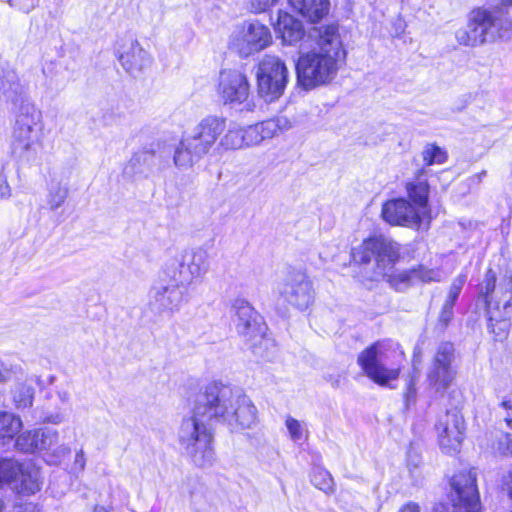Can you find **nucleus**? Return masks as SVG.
<instances>
[{"label":"nucleus","instance_id":"37998d69","mask_svg":"<svg viewBox=\"0 0 512 512\" xmlns=\"http://www.w3.org/2000/svg\"><path fill=\"white\" fill-rule=\"evenodd\" d=\"M466 278L467 276L465 274H460L459 276H457L453 280L448 292L458 297L466 282Z\"/></svg>","mask_w":512,"mask_h":512},{"label":"nucleus","instance_id":"bf43d9fd","mask_svg":"<svg viewBox=\"0 0 512 512\" xmlns=\"http://www.w3.org/2000/svg\"><path fill=\"white\" fill-rule=\"evenodd\" d=\"M8 380V377L0 371V382H6Z\"/></svg>","mask_w":512,"mask_h":512},{"label":"nucleus","instance_id":"aec40b11","mask_svg":"<svg viewBox=\"0 0 512 512\" xmlns=\"http://www.w3.org/2000/svg\"><path fill=\"white\" fill-rule=\"evenodd\" d=\"M393 267L394 265H390L387 269H381L379 273L386 276L390 285L398 291H402L418 282H439L442 278V273L439 269H429L423 265L401 271H394Z\"/></svg>","mask_w":512,"mask_h":512},{"label":"nucleus","instance_id":"de8ad7c7","mask_svg":"<svg viewBox=\"0 0 512 512\" xmlns=\"http://www.w3.org/2000/svg\"><path fill=\"white\" fill-rule=\"evenodd\" d=\"M86 465L85 455L83 450H79L75 455L74 469L83 471Z\"/></svg>","mask_w":512,"mask_h":512},{"label":"nucleus","instance_id":"5701e85b","mask_svg":"<svg viewBox=\"0 0 512 512\" xmlns=\"http://www.w3.org/2000/svg\"><path fill=\"white\" fill-rule=\"evenodd\" d=\"M275 31L285 44L293 45L304 36L302 23L287 12L279 11Z\"/></svg>","mask_w":512,"mask_h":512},{"label":"nucleus","instance_id":"7c9ffc66","mask_svg":"<svg viewBox=\"0 0 512 512\" xmlns=\"http://www.w3.org/2000/svg\"><path fill=\"white\" fill-rule=\"evenodd\" d=\"M285 426L290 439L297 444H302L308 439L309 430L307 424L299 421L292 416H286Z\"/></svg>","mask_w":512,"mask_h":512},{"label":"nucleus","instance_id":"f257e3e1","mask_svg":"<svg viewBox=\"0 0 512 512\" xmlns=\"http://www.w3.org/2000/svg\"><path fill=\"white\" fill-rule=\"evenodd\" d=\"M212 419L222 421L234 431L249 429L257 422V408L239 388L216 381L205 387L178 431L181 447L200 468L211 467L216 460Z\"/></svg>","mask_w":512,"mask_h":512},{"label":"nucleus","instance_id":"603ef678","mask_svg":"<svg viewBox=\"0 0 512 512\" xmlns=\"http://www.w3.org/2000/svg\"><path fill=\"white\" fill-rule=\"evenodd\" d=\"M57 394H58V397L61 400V402H63V403L68 402L69 395L66 391H59Z\"/></svg>","mask_w":512,"mask_h":512},{"label":"nucleus","instance_id":"1a4fd4ad","mask_svg":"<svg viewBox=\"0 0 512 512\" xmlns=\"http://www.w3.org/2000/svg\"><path fill=\"white\" fill-rule=\"evenodd\" d=\"M286 63L278 56L266 54L257 64L256 80L260 97L267 102L279 99L289 82Z\"/></svg>","mask_w":512,"mask_h":512},{"label":"nucleus","instance_id":"9d476101","mask_svg":"<svg viewBox=\"0 0 512 512\" xmlns=\"http://www.w3.org/2000/svg\"><path fill=\"white\" fill-rule=\"evenodd\" d=\"M272 43L270 29L257 20L244 21L234 27L228 47L242 58H247L269 47Z\"/></svg>","mask_w":512,"mask_h":512},{"label":"nucleus","instance_id":"a878e982","mask_svg":"<svg viewBox=\"0 0 512 512\" xmlns=\"http://www.w3.org/2000/svg\"><path fill=\"white\" fill-rule=\"evenodd\" d=\"M290 6L310 22H318L330 8L329 0H289Z\"/></svg>","mask_w":512,"mask_h":512},{"label":"nucleus","instance_id":"3c124183","mask_svg":"<svg viewBox=\"0 0 512 512\" xmlns=\"http://www.w3.org/2000/svg\"><path fill=\"white\" fill-rule=\"evenodd\" d=\"M458 299L457 296L453 295L452 293H449L447 294V297H446V300L444 302V304H447V307L448 306H453L454 307V304L456 302V300Z\"/></svg>","mask_w":512,"mask_h":512},{"label":"nucleus","instance_id":"e433bc0d","mask_svg":"<svg viewBox=\"0 0 512 512\" xmlns=\"http://www.w3.org/2000/svg\"><path fill=\"white\" fill-rule=\"evenodd\" d=\"M489 315V323H488V329L491 333L494 334L496 340H504L508 336L509 329H510V323L507 319H501L497 320L492 311L488 310Z\"/></svg>","mask_w":512,"mask_h":512},{"label":"nucleus","instance_id":"72a5a7b5","mask_svg":"<svg viewBox=\"0 0 512 512\" xmlns=\"http://www.w3.org/2000/svg\"><path fill=\"white\" fill-rule=\"evenodd\" d=\"M447 158L446 150L434 143H428L423 148L422 159L427 166L443 164L446 162Z\"/></svg>","mask_w":512,"mask_h":512},{"label":"nucleus","instance_id":"4468645a","mask_svg":"<svg viewBox=\"0 0 512 512\" xmlns=\"http://www.w3.org/2000/svg\"><path fill=\"white\" fill-rule=\"evenodd\" d=\"M382 218L393 226H403L412 229L428 227L426 212L413 206L405 198H395L386 201L382 205Z\"/></svg>","mask_w":512,"mask_h":512},{"label":"nucleus","instance_id":"c03bdc74","mask_svg":"<svg viewBox=\"0 0 512 512\" xmlns=\"http://www.w3.org/2000/svg\"><path fill=\"white\" fill-rule=\"evenodd\" d=\"M11 196V188L4 175H0V200L8 199Z\"/></svg>","mask_w":512,"mask_h":512},{"label":"nucleus","instance_id":"dca6fc26","mask_svg":"<svg viewBox=\"0 0 512 512\" xmlns=\"http://www.w3.org/2000/svg\"><path fill=\"white\" fill-rule=\"evenodd\" d=\"M464 419L456 409L447 410L438 417L435 424L438 443L446 454H454L459 451L464 437Z\"/></svg>","mask_w":512,"mask_h":512},{"label":"nucleus","instance_id":"473e14b6","mask_svg":"<svg viewBox=\"0 0 512 512\" xmlns=\"http://www.w3.org/2000/svg\"><path fill=\"white\" fill-rule=\"evenodd\" d=\"M38 432L36 429L26 430L21 434H18L13 442V446L25 453H35L37 452V439Z\"/></svg>","mask_w":512,"mask_h":512},{"label":"nucleus","instance_id":"4be33fe9","mask_svg":"<svg viewBox=\"0 0 512 512\" xmlns=\"http://www.w3.org/2000/svg\"><path fill=\"white\" fill-rule=\"evenodd\" d=\"M23 93L17 72L8 64L0 65V99L16 103Z\"/></svg>","mask_w":512,"mask_h":512},{"label":"nucleus","instance_id":"b1692460","mask_svg":"<svg viewBox=\"0 0 512 512\" xmlns=\"http://www.w3.org/2000/svg\"><path fill=\"white\" fill-rule=\"evenodd\" d=\"M425 171L420 170L416 179L406 184V192L412 205L426 212L427 222H430V209L428 207L429 184L424 178Z\"/></svg>","mask_w":512,"mask_h":512},{"label":"nucleus","instance_id":"5fc2aeb1","mask_svg":"<svg viewBox=\"0 0 512 512\" xmlns=\"http://www.w3.org/2000/svg\"><path fill=\"white\" fill-rule=\"evenodd\" d=\"M23 512H41L35 505L28 504L25 506Z\"/></svg>","mask_w":512,"mask_h":512},{"label":"nucleus","instance_id":"412c9836","mask_svg":"<svg viewBox=\"0 0 512 512\" xmlns=\"http://www.w3.org/2000/svg\"><path fill=\"white\" fill-rule=\"evenodd\" d=\"M117 55L122 67L133 76L139 75L151 64L149 53L132 37L121 40Z\"/></svg>","mask_w":512,"mask_h":512},{"label":"nucleus","instance_id":"6ab92c4d","mask_svg":"<svg viewBox=\"0 0 512 512\" xmlns=\"http://www.w3.org/2000/svg\"><path fill=\"white\" fill-rule=\"evenodd\" d=\"M453 358V345L448 342L441 343L428 372L429 385L437 392L445 391L455 378L456 371L451 366Z\"/></svg>","mask_w":512,"mask_h":512},{"label":"nucleus","instance_id":"bb28decb","mask_svg":"<svg viewBox=\"0 0 512 512\" xmlns=\"http://www.w3.org/2000/svg\"><path fill=\"white\" fill-rule=\"evenodd\" d=\"M40 473L36 468L20 465V472L16 477L12 488L23 494H34L40 490Z\"/></svg>","mask_w":512,"mask_h":512},{"label":"nucleus","instance_id":"2f4dec72","mask_svg":"<svg viewBox=\"0 0 512 512\" xmlns=\"http://www.w3.org/2000/svg\"><path fill=\"white\" fill-rule=\"evenodd\" d=\"M311 483L325 493L334 491V481L330 473L323 467H314L311 473Z\"/></svg>","mask_w":512,"mask_h":512},{"label":"nucleus","instance_id":"a211bd4d","mask_svg":"<svg viewBox=\"0 0 512 512\" xmlns=\"http://www.w3.org/2000/svg\"><path fill=\"white\" fill-rule=\"evenodd\" d=\"M226 130V120L223 117L209 115L203 118L184 138L194 148L195 154L202 156L209 153L220 135Z\"/></svg>","mask_w":512,"mask_h":512},{"label":"nucleus","instance_id":"0eeeda50","mask_svg":"<svg viewBox=\"0 0 512 512\" xmlns=\"http://www.w3.org/2000/svg\"><path fill=\"white\" fill-rule=\"evenodd\" d=\"M188 290L165 268L149 289L148 308L157 315H173L188 301Z\"/></svg>","mask_w":512,"mask_h":512},{"label":"nucleus","instance_id":"6e6552de","mask_svg":"<svg viewBox=\"0 0 512 512\" xmlns=\"http://www.w3.org/2000/svg\"><path fill=\"white\" fill-rule=\"evenodd\" d=\"M234 323L236 330L241 335L250 349L261 357H264L263 348L271 345V340L266 337V325L260 315L244 299H236L233 303Z\"/></svg>","mask_w":512,"mask_h":512},{"label":"nucleus","instance_id":"58836bf2","mask_svg":"<svg viewBox=\"0 0 512 512\" xmlns=\"http://www.w3.org/2000/svg\"><path fill=\"white\" fill-rule=\"evenodd\" d=\"M404 404L406 408L414 405L417 400V389H416V380L411 377L407 382L406 389L404 391Z\"/></svg>","mask_w":512,"mask_h":512},{"label":"nucleus","instance_id":"ea45409f","mask_svg":"<svg viewBox=\"0 0 512 512\" xmlns=\"http://www.w3.org/2000/svg\"><path fill=\"white\" fill-rule=\"evenodd\" d=\"M40 450H48L58 442V432L54 429L44 428Z\"/></svg>","mask_w":512,"mask_h":512},{"label":"nucleus","instance_id":"423d86ee","mask_svg":"<svg viewBox=\"0 0 512 512\" xmlns=\"http://www.w3.org/2000/svg\"><path fill=\"white\" fill-rule=\"evenodd\" d=\"M287 127L288 121L285 118H272L247 127L231 123L220 139L219 146L224 150L257 146L278 136Z\"/></svg>","mask_w":512,"mask_h":512},{"label":"nucleus","instance_id":"a18cd8bd","mask_svg":"<svg viewBox=\"0 0 512 512\" xmlns=\"http://www.w3.org/2000/svg\"><path fill=\"white\" fill-rule=\"evenodd\" d=\"M453 317V306H448L447 304H443L439 319L442 323L448 324Z\"/></svg>","mask_w":512,"mask_h":512},{"label":"nucleus","instance_id":"09e8293b","mask_svg":"<svg viewBox=\"0 0 512 512\" xmlns=\"http://www.w3.org/2000/svg\"><path fill=\"white\" fill-rule=\"evenodd\" d=\"M63 420H64V416L60 412L51 413V414H48L45 417H43L44 422L52 423V424H60L61 422H63Z\"/></svg>","mask_w":512,"mask_h":512},{"label":"nucleus","instance_id":"ddd939ff","mask_svg":"<svg viewBox=\"0 0 512 512\" xmlns=\"http://www.w3.org/2000/svg\"><path fill=\"white\" fill-rule=\"evenodd\" d=\"M177 265L167 266L170 273L175 275L178 282L188 289L193 284L201 282L210 268L209 254L207 250L198 247L190 252L181 254L176 259Z\"/></svg>","mask_w":512,"mask_h":512},{"label":"nucleus","instance_id":"f03ea898","mask_svg":"<svg viewBox=\"0 0 512 512\" xmlns=\"http://www.w3.org/2000/svg\"><path fill=\"white\" fill-rule=\"evenodd\" d=\"M309 36L316 46L307 51L302 47L295 65L297 83L305 90L330 83L346 57L337 25L315 27Z\"/></svg>","mask_w":512,"mask_h":512},{"label":"nucleus","instance_id":"4d7b16f0","mask_svg":"<svg viewBox=\"0 0 512 512\" xmlns=\"http://www.w3.org/2000/svg\"><path fill=\"white\" fill-rule=\"evenodd\" d=\"M506 290L509 291V292H512V276L509 277V279H508V282H507V285H506Z\"/></svg>","mask_w":512,"mask_h":512},{"label":"nucleus","instance_id":"20e7f679","mask_svg":"<svg viewBox=\"0 0 512 512\" xmlns=\"http://www.w3.org/2000/svg\"><path fill=\"white\" fill-rule=\"evenodd\" d=\"M403 361L404 352L392 340L378 341L358 356V364L367 377L381 386H389L399 377Z\"/></svg>","mask_w":512,"mask_h":512},{"label":"nucleus","instance_id":"6e6d98bb","mask_svg":"<svg viewBox=\"0 0 512 512\" xmlns=\"http://www.w3.org/2000/svg\"><path fill=\"white\" fill-rule=\"evenodd\" d=\"M502 406L508 411V415H512V404L509 401H503Z\"/></svg>","mask_w":512,"mask_h":512},{"label":"nucleus","instance_id":"c85d7f7f","mask_svg":"<svg viewBox=\"0 0 512 512\" xmlns=\"http://www.w3.org/2000/svg\"><path fill=\"white\" fill-rule=\"evenodd\" d=\"M194 148L183 138L174 150L173 162L179 169H188L198 162L203 156L195 154Z\"/></svg>","mask_w":512,"mask_h":512},{"label":"nucleus","instance_id":"680f3d73","mask_svg":"<svg viewBox=\"0 0 512 512\" xmlns=\"http://www.w3.org/2000/svg\"><path fill=\"white\" fill-rule=\"evenodd\" d=\"M505 420H506V422H507V425H508L510 428H512V419H510V418H506Z\"/></svg>","mask_w":512,"mask_h":512},{"label":"nucleus","instance_id":"a19ab883","mask_svg":"<svg viewBox=\"0 0 512 512\" xmlns=\"http://www.w3.org/2000/svg\"><path fill=\"white\" fill-rule=\"evenodd\" d=\"M277 0H245L248 8L253 13H261L270 8Z\"/></svg>","mask_w":512,"mask_h":512},{"label":"nucleus","instance_id":"49530a36","mask_svg":"<svg viewBox=\"0 0 512 512\" xmlns=\"http://www.w3.org/2000/svg\"><path fill=\"white\" fill-rule=\"evenodd\" d=\"M509 7H512V0H500V4L496 7H493L491 8L490 10H497L498 11V16L502 19H508L505 15H504V9H507Z\"/></svg>","mask_w":512,"mask_h":512},{"label":"nucleus","instance_id":"9b49d317","mask_svg":"<svg viewBox=\"0 0 512 512\" xmlns=\"http://www.w3.org/2000/svg\"><path fill=\"white\" fill-rule=\"evenodd\" d=\"M273 293L283 302L306 310L314 301L315 291L308 275L297 269H288L275 283Z\"/></svg>","mask_w":512,"mask_h":512},{"label":"nucleus","instance_id":"052dcab7","mask_svg":"<svg viewBox=\"0 0 512 512\" xmlns=\"http://www.w3.org/2000/svg\"><path fill=\"white\" fill-rule=\"evenodd\" d=\"M60 451L63 453V454H68L69 453V449L65 446H62L59 448Z\"/></svg>","mask_w":512,"mask_h":512},{"label":"nucleus","instance_id":"393cba45","mask_svg":"<svg viewBox=\"0 0 512 512\" xmlns=\"http://www.w3.org/2000/svg\"><path fill=\"white\" fill-rule=\"evenodd\" d=\"M37 85L47 93H58L64 87L61 66L55 61H45L41 74L37 76Z\"/></svg>","mask_w":512,"mask_h":512},{"label":"nucleus","instance_id":"f704fd0d","mask_svg":"<svg viewBox=\"0 0 512 512\" xmlns=\"http://www.w3.org/2000/svg\"><path fill=\"white\" fill-rule=\"evenodd\" d=\"M13 402L17 409H26L32 406L34 389L30 385L19 384L13 391Z\"/></svg>","mask_w":512,"mask_h":512},{"label":"nucleus","instance_id":"f3484780","mask_svg":"<svg viewBox=\"0 0 512 512\" xmlns=\"http://www.w3.org/2000/svg\"><path fill=\"white\" fill-rule=\"evenodd\" d=\"M216 91L224 104H242L250 94L248 77L237 69H223L219 73Z\"/></svg>","mask_w":512,"mask_h":512},{"label":"nucleus","instance_id":"39448f33","mask_svg":"<svg viewBox=\"0 0 512 512\" xmlns=\"http://www.w3.org/2000/svg\"><path fill=\"white\" fill-rule=\"evenodd\" d=\"M497 14V10L483 7L473 9L468 15L467 25L455 32L457 42L463 46L476 47L497 38H509L512 34V22Z\"/></svg>","mask_w":512,"mask_h":512},{"label":"nucleus","instance_id":"c756f323","mask_svg":"<svg viewBox=\"0 0 512 512\" xmlns=\"http://www.w3.org/2000/svg\"><path fill=\"white\" fill-rule=\"evenodd\" d=\"M68 186L57 178H51L48 183L46 203L51 210L61 207L68 197Z\"/></svg>","mask_w":512,"mask_h":512},{"label":"nucleus","instance_id":"79ce46f5","mask_svg":"<svg viewBox=\"0 0 512 512\" xmlns=\"http://www.w3.org/2000/svg\"><path fill=\"white\" fill-rule=\"evenodd\" d=\"M498 450L504 454H512V438L510 435H503L498 442Z\"/></svg>","mask_w":512,"mask_h":512},{"label":"nucleus","instance_id":"cd10ccee","mask_svg":"<svg viewBox=\"0 0 512 512\" xmlns=\"http://www.w3.org/2000/svg\"><path fill=\"white\" fill-rule=\"evenodd\" d=\"M22 428L23 422L19 416L10 412H0V445L12 444Z\"/></svg>","mask_w":512,"mask_h":512},{"label":"nucleus","instance_id":"8fccbe9b","mask_svg":"<svg viewBox=\"0 0 512 512\" xmlns=\"http://www.w3.org/2000/svg\"><path fill=\"white\" fill-rule=\"evenodd\" d=\"M399 512H420V508L416 503L409 502L405 504Z\"/></svg>","mask_w":512,"mask_h":512},{"label":"nucleus","instance_id":"864d4df0","mask_svg":"<svg viewBox=\"0 0 512 512\" xmlns=\"http://www.w3.org/2000/svg\"><path fill=\"white\" fill-rule=\"evenodd\" d=\"M36 431L38 432V437L37 439H35L37 441V452L38 451H41L40 450V444L42 443V434H43V429H36Z\"/></svg>","mask_w":512,"mask_h":512},{"label":"nucleus","instance_id":"2eb2a0df","mask_svg":"<svg viewBox=\"0 0 512 512\" xmlns=\"http://www.w3.org/2000/svg\"><path fill=\"white\" fill-rule=\"evenodd\" d=\"M453 512H480V498L476 475L472 471L461 472L451 479Z\"/></svg>","mask_w":512,"mask_h":512},{"label":"nucleus","instance_id":"c9c22d12","mask_svg":"<svg viewBox=\"0 0 512 512\" xmlns=\"http://www.w3.org/2000/svg\"><path fill=\"white\" fill-rule=\"evenodd\" d=\"M20 472V465L12 459L0 460V486L4 484L13 485Z\"/></svg>","mask_w":512,"mask_h":512},{"label":"nucleus","instance_id":"7ed1b4c3","mask_svg":"<svg viewBox=\"0 0 512 512\" xmlns=\"http://www.w3.org/2000/svg\"><path fill=\"white\" fill-rule=\"evenodd\" d=\"M12 152L29 163H40L43 152L42 114L31 103L22 104L12 136Z\"/></svg>","mask_w":512,"mask_h":512},{"label":"nucleus","instance_id":"4c0bfd02","mask_svg":"<svg viewBox=\"0 0 512 512\" xmlns=\"http://www.w3.org/2000/svg\"><path fill=\"white\" fill-rule=\"evenodd\" d=\"M495 286H496V273L492 269H489L486 273L483 283L481 284V289H480V295L485 302L487 310L490 309V305H491V301H492L491 294L495 290Z\"/></svg>","mask_w":512,"mask_h":512},{"label":"nucleus","instance_id":"f8f14e48","mask_svg":"<svg viewBox=\"0 0 512 512\" xmlns=\"http://www.w3.org/2000/svg\"><path fill=\"white\" fill-rule=\"evenodd\" d=\"M352 258L358 263H369L375 259L377 269H387L395 265L400 256L399 244L384 237H374L364 240L358 247L352 249Z\"/></svg>","mask_w":512,"mask_h":512},{"label":"nucleus","instance_id":"13d9d810","mask_svg":"<svg viewBox=\"0 0 512 512\" xmlns=\"http://www.w3.org/2000/svg\"><path fill=\"white\" fill-rule=\"evenodd\" d=\"M93 512H107V510L102 506H96Z\"/></svg>","mask_w":512,"mask_h":512}]
</instances>
